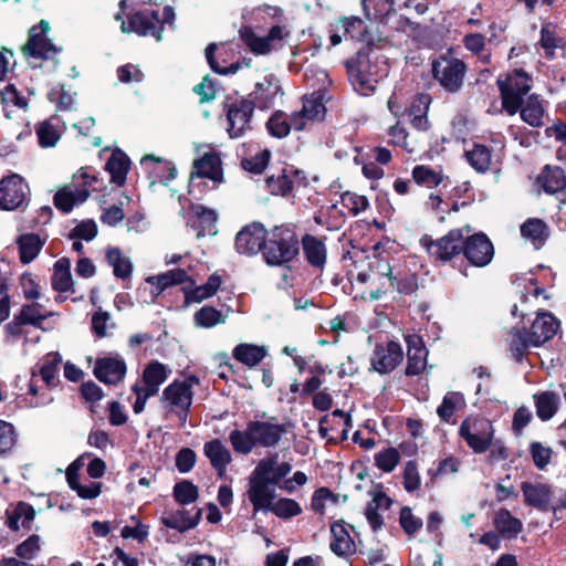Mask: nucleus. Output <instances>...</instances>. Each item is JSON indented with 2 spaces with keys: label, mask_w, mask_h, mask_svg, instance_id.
Returning a JSON list of instances; mask_svg holds the SVG:
<instances>
[{
  "label": "nucleus",
  "mask_w": 566,
  "mask_h": 566,
  "mask_svg": "<svg viewBox=\"0 0 566 566\" xmlns=\"http://www.w3.org/2000/svg\"><path fill=\"white\" fill-rule=\"evenodd\" d=\"M420 243L431 258L448 262L463 251V230H450L446 235L437 240L429 235H423L420 239Z\"/></svg>",
  "instance_id": "12"
},
{
  "label": "nucleus",
  "mask_w": 566,
  "mask_h": 566,
  "mask_svg": "<svg viewBox=\"0 0 566 566\" xmlns=\"http://www.w3.org/2000/svg\"><path fill=\"white\" fill-rule=\"evenodd\" d=\"M485 36L481 33H469L463 38L464 48L475 54L481 62L489 63L491 54L485 52Z\"/></svg>",
  "instance_id": "53"
},
{
  "label": "nucleus",
  "mask_w": 566,
  "mask_h": 566,
  "mask_svg": "<svg viewBox=\"0 0 566 566\" xmlns=\"http://www.w3.org/2000/svg\"><path fill=\"white\" fill-rule=\"evenodd\" d=\"M241 38L250 50L256 54H266L274 49V44H271L268 35L258 36L250 29L242 30Z\"/></svg>",
  "instance_id": "56"
},
{
  "label": "nucleus",
  "mask_w": 566,
  "mask_h": 566,
  "mask_svg": "<svg viewBox=\"0 0 566 566\" xmlns=\"http://www.w3.org/2000/svg\"><path fill=\"white\" fill-rule=\"evenodd\" d=\"M541 45L545 50L546 55L553 57L554 50L564 49L566 45V41L563 38L557 36L556 25L551 22H547L542 25Z\"/></svg>",
  "instance_id": "49"
},
{
  "label": "nucleus",
  "mask_w": 566,
  "mask_h": 566,
  "mask_svg": "<svg viewBox=\"0 0 566 566\" xmlns=\"http://www.w3.org/2000/svg\"><path fill=\"white\" fill-rule=\"evenodd\" d=\"M191 281L187 271L184 269H174L156 276H150L147 282L157 286L158 292H163L169 286Z\"/></svg>",
  "instance_id": "47"
},
{
  "label": "nucleus",
  "mask_w": 566,
  "mask_h": 566,
  "mask_svg": "<svg viewBox=\"0 0 566 566\" xmlns=\"http://www.w3.org/2000/svg\"><path fill=\"white\" fill-rule=\"evenodd\" d=\"M123 32H135L139 35H151L161 39L163 23L157 11L145 10L135 13L128 23H122Z\"/></svg>",
  "instance_id": "19"
},
{
  "label": "nucleus",
  "mask_w": 566,
  "mask_h": 566,
  "mask_svg": "<svg viewBox=\"0 0 566 566\" xmlns=\"http://www.w3.org/2000/svg\"><path fill=\"white\" fill-rule=\"evenodd\" d=\"M342 203L354 216L364 212L365 210H367L369 206L368 199L365 196H360L349 191H346L342 195Z\"/></svg>",
  "instance_id": "61"
},
{
  "label": "nucleus",
  "mask_w": 566,
  "mask_h": 566,
  "mask_svg": "<svg viewBox=\"0 0 566 566\" xmlns=\"http://www.w3.org/2000/svg\"><path fill=\"white\" fill-rule=\"evenodd\" d=\"M413 180L418 185H424L429 188L440 185L443 180V175L426 166H416L412 170Z\"/></svg>",
  "instance_id": "58"
},
{
  "label": "nucleus",
  "mask_w": 566,
  "mask_h": 566,
  "mask_svg": "<svg viewBox=\"0 0 566 566\" xmlns=\"http://www.w3.org/2000/svg\"><path fill=\"white\" fill-rule=\"evenodd\" d=\"M203 453L209 459L211 467L222 476L232 461V454L219 439L208 441L203 446Z\"/></svg>",
  "instance_id": "30"
},
{
  "label": "nucleus",
  "mask_w": 566,
  "mask_h": 566,
  "mask_svg": "<svg viewBox=\"0 0 566 566\" xmlns=\"http://www.w3.org/2000/svg\"><path fill=\"white\" fill-rule=\"evenodd\" d=\"M106 261L113 268V273L116 277L127 280L133 272V263L130 259L123 254L120 249L109 247L105 252Z\"/></svg>",
  "instance_id": "42"
},
{
  "label": "nucleus",
  "mask_w": 566,
  "mask_h": 566,
  "mask_svg": "<svg viewBox=\"0 0 566 566\" xmlns=\"http://www.w3.org/2000/svg\"><path fill=\"white\" fill-rule=\"evenodd\" d=\"M196 376H189L185 380H175L168 385L160 396V405L164 417L167 420H177L179 427H185L193 399V385H198Z\"/></svg>",
  "instance_id": "4"
},
{
  "label": "nucleus",
  "mask_w": 566,
  "mask_h": 566,
  "mask_svg": "<svg viewBox=\"0 0 566 566\" xmlns=\"http://www.w3.org/2000/svg\"><path fill=\"white\" fill-rule=\"evenodd\" d=\"M559 322L548 312H538L528 331L514 328L511 332L510 349L516 360H521L530 347H538L555 336Z\"/></svg>",
  "instance_id": "3"
},
{
  "label": "nucleus",
  "mask_w": 566,
  "mask_h": 566,
  "mask_svg": "<svg viewBox=\"0 0 566 566\" xmlns=\"http://www.w3.org/2000/svg\"><path fill=\"white\" fill-rule=\"evenodd\" d=\"M51 315L52 313L46 311L40 303H32L22 306L18 319L22 324L40 326Z\"/></svg>",
  "instance_id": "51"
},
{
  "label": "nucleus",
  "mask_w": 566,
  "mask_h": 566,
  "mask_svg": "<svg viewBox=\"0 0 566 566\" xmlns=\"http://www.w3.org/2000/svg\"><path fill=\"white\" fill-rule=\"evenodd\" d=\"M222 284V279L218 274H211L207 282L199 286H184L186 303H201L212 297Z\"/></svg>",
  "instance_id": "32"
},
{
  "label": "nucleus",
  "mask_w": 566,
  "mask_h": 566,
  "mask_svg": "<svg viewBox=\"0 0 566 566\" xmlns=\"http://www.w3.org/2000/svg\"><path fill=\"white\" fill-rule=\"evenodd\" d=\"M252 114L253 103L250 101L241 99L229 105L227 130L231 138L241 137L247 130L251 129Z\"/></svg>",
  "instance_id": "17"
},
{
  "label": "nucleus",
  "mask_w": 566,
  "mask_h": 566,
  "mask_svg": "<svg viewBox=\"0 0 566 566\" xmlns=\"http://www.w3.org/2000/svg\"><path fill=\"white\" fill-rule=\"evenodd\" d=\"M520 230L523 239L531 242L535 249L542 248L549 237L547 223L538 218H528Z\"/></svg>",
  "instance_id": "33"
},
{
  "label": "nucleus",
  "mask_w": 566,
  "mask_h": 566,
  "mask_svg": "<svg viewBox=\"0 0 566 566\" xmlns=\"http://www.w3.org/2000/svg\"><path fill=\"white\" fill-rule=\"evenodd\" d=\"M20 258L23 263H30L40 253L44 241L38 234L27 233L22 234L17 240Z\"/></svg>",
  "instance_id": "46"
},
{
  "label": "nucleus",
  "mask_w": 566,
  "mask_h": 566,
  "mask_svg": "<svg viewBox=\"0 0 566 566\" xmlns=\"http://www.w3.org/2000/svg\"><path fill=\"white\" fill-rule=\"evenodd\" d=\"M266 354L268 350L264 346L248 343L237 345L232 352L233 358L248 367L256 366Z\"/></svg>",
  "instance_id": "39"
},
{
  "label": "nucleus",
  "mask_w": 566,
  "mask_h": 566,
  "mask_svg": "<svg viewBox=\"0 0 566 566\" xmlns=\"http://www.w3.org/2000/svg\"><path fill=\"white\" fill-rule=\"evenodd\" d=\"M50 24L45 20H41L38 25L29 30L27 43L22 46L25 57L38 61L54 60L60 52V48L52 43L48 33Z\"/></svg>",
  "instance_id": "11"
},
{
  "label": "nucleus",
  "mask_w": 566,
  "mask_h": 566,
  "mask_svg": "<svg viewBox=\"0 0 566 566\" xmlns=\"http://www.w3.org/2000/svg\"><path fill=\"white\" fill-rule=\"evenodd\" d=\"M536 408V415L542 421L551 420L558 411L560 406L559 394L545 390L533 395Z\"/></svg>",
  "instance_id": "34"
},
{
  "label": "nucleus",
  "mask_w": 566,
  "mask_h": 566,
  "mask_svg": "<svg viewBox=\"0 0 566 566\" xmlns=\"http://www.w3.org/2000/svg\"><path fill=\"white\" fill-rule=\"evenodd\" d=\"M281 92L279 78L274 75H266L262 81L255 84L254 91L251 93L253 104L259 108L265 109L273 106L276 96Z\"/></svg>",
  "instance_id": "27"
},
{
  "label": "nucleus",
  "mask_w": 566,
  "mask_h": 566,
  "mask_svg": "<svg viewBox=\"0 0 566 566\" xmlns=\"http://www.w3.org/2000/svg\"><path fill=\"white\" fill-rule=\"evenodd\" d=\"M52 286L55 291L65 293L73 291L71 262L66 258L59 259L53 266Z\"/></svg>",
  "instance_id": "40"
},
{
  "label": "nucleus",
  "mask_w": 566,
  "mask_h": 566,
  "mask_svg": "<svg viewBox=\"0 0 566 566\" xmlns=\"http://www.w3.org/2000/svg\"><path fill=\"white\" fill-rule=\"evenodd\" d=\"M331 551L337 556L345 557L355 553V543L346 528L338 523L331 526Z\"/></svg>",
  "instance_id": "36"
},
{
  "label": "nucleus",
  "mask_w": 566,
  "mask_h": 566,
  "mask_svg": "<svg viewBox=\"0 0 566 566\" xmlns=\"http://www.w3.org/2000/svg\"><path fill=\"white\" fill-rule=\"evenodd\" d=\"M252 505L253 514L259 512H271L275 516L287 520L297 516L302 513L301 505L293 499L280 497L276 500V492H269L268 495H259L249 499Z\"/></svg>",
  "instance_id": "15"
},
{
  "label": "nucleus",
  "mask_w": 566,
  "mask_h": 566,
  "mask_svg": "<svg viewBox=\"0 0 566 566\" xmlns=\"http://www.w3.org/2000/svg\"><path fill=\"white\" fill-rule=\"evenodd\" d=\"M431 103L429 94H418L411 102L408 114L412 126L419 130H426L429 126L428 109Z\"/></svg>",
  "instance_id": "38"
},
{
  "label": "nucleus",
  "mask_w": 566,
  "mask_h": 566,
  "mask_svg": "<svg viewBox=\"0 0 566 566\" xmlns=\"http://www.w3.org/2000/svg\"><path fill=\"white\" fill-rule=\"evenodd\" d=\"M400 462V453L396 448L389 447L375 454V465L382 472H392Z\"/></svg>",
  "instance_id": "54"
},
{
  "label": "nucleus",
  "mask_w": 566,
  "mask_h": 566,
  "mask_svg": "<svg viewBox=\"0 0 566 566\" xmlns=\"http://www.w3.org/2000/svg\"><path fill=\"white\" fill-rule=\"evenodd\" d=\"M464 406L465 400L463 395L457 391H450L443 397L442 403L437 409V413L441 420L448 422L451 417Z\"/></svg>",
  "instance_id": "50"
},
{
  "label": "nucleus",
  "mask_w": 566,
  "mask_h": 566,
  "mask_svg": "<svg viewBox=\"0 0 566 566\" xmlns=\"http://www.w3.org/2000/svg\"><path fill=\"white\" fill-rule=\"evenodd\" d=\"M41 549V538L39 535H31L15 548V554L22 559H33Z\"/></svg>",
  "instance_id": "60"
},
{
  "label": "nucleus",
  "mask_w": 566,
  "mask_h": 566,
  "mask_svg": "<svg viewBox=\"0 0 566 566\" xmlns=\"http://www.w3.org/2000/svg\"><path fill=\"white\" fill-rule=\"evenodd\" d=\"M30 188L19 175H10L0 180V209L13 211L28 203Z\"/></svg>",
  "instance_id": "14"
},
{
  "label": "nucleus",
  "mask_w": 566,
  "mask_h": 566,
  "mask_svg": "<svg viewBox=\"0 0 566 566\" xmlns=\"http://www.w3.org/2000/svg\"><path fill=\"white\" fill-rule=\"evenodd\" d=\"M96 174L87 168H80L72 180L62 187L54 196V205L63 212H70L75 205L83 203L90 197L91 190H95Z\"/></svg>",
  "instance_id": "6"
},
{
  "label": "nucleus",
  "mask_w": 566,
  "mask_h": 566,
  "mask_svg": "<svg viewBox=\"0 0 566 566\" xmlns=\"http://www.w3.org/2000/svg\"><path fill=\"white\" fill-rule=\"evenodd\" d=\"M268 231L261 223H252L243 228L235 237L239 253L252 255L263 251Z\"/></svg>",
  "instance_id": "20"
},
{
  "label": "nucleus",
  "mask_w": 566,
  "mask_h": 566,
  "mask_svg": "<svg viewBox=\"0 0 566 566\" xmlns=\"http://www.w3.org/2000/svg\"><path fill=\"white\" fill-rule=\"evenodd\" d=\"M536 186L548 195H565L566 175L558 166L546 165L536 177Z\"/></svg>",
  "instance_id": "25"
},
{
  "label": "nucleus",
  "mask_w": 566,
  "mask_h": 566,
  "mask_svg": "<svg viewBox=\"0 0 566 566\" xmlns=\"http://www.w3.org/2000/svg\"><path fill=\"white\" fill-rule=\"evenodd\" d=\"M34 515L35 512L30 504L19 502L11 512H8L7 525L12 531H19L21 527L30 528Z\"/></svg>",
  "instance_id": "45"
},
{
  "label": "nucleus",
  "mask_w": 566,
  "mask_h": 566,
  "mask_svg": "<svg viewBox=\"0 0 566 566\" xmlns=\"http://www.w3.org/2000/svg\"><path fill=\"white\" fill-rule=\"evenodd\" d=\"M403 350L396 342L387 345H378L371 357V366L379 374H387L394 370L402 360Z\"/></svg>",
  "instance_id": "21"
},
{
  "label": "nucleus",
  "mask_w": 566,
  "mask_h": 566,
  "mask_svg": "<svg viewBox=\"0 0 566 566\" xmlns=\"http://www.w3.org/2000/svg\"><path fill=\"white\" fill-rule=\"evenodd\" d=\"M202 511L193 507L191 510H177L161 517L165 526L176 530L180 533L196 527L201 518Z\"/></svg>",
  "instance_id": "28"
},
{
  "label": "nucleus",
  "mask_w": 566,
  "mask_h": 566,
  "mask_svg": "<svg viewBox=\"0 0 566 566\" xmlns=\"http://www.w3.org/2000/svg\"><path fill=\"white\" fill-rule=\"evenodd\" d=\"M381 280H386L390 286H395V277L391 275L390 264L382 260L371 262L368 271H363L357 274V281L360 283H375Z\"/></svg>",
  "instance_id": "41"
},
{
  "label": "nucleus",
  "mask_w": 566,
  "mask_h": 566,
  "mask_svg": "<svg viewBox=\"0 0 566 566\" xmlns=\"http://www.w3.org/2000/svg\"><path fill=\"white\" fill-rule=\"evenodd\" d=\"M198 495V488L188 480L178 482L174 486V497L180 505L195 503Z\"/></svg>",
  "instance_id": "57"
},
{
  "label": "nucleus",
  "mask_w": 566,
  "mask_h": 566,
  "mask_svg": "<svg viewBox=\"0 0 566 566\" xmlns=\"http://www.w3.org/2000/svg\"><path fill=\"white\" fill-rule=\"evenodd\" d=\"M407 349V375H419L424 370L427 365V349L423 346V342L418 335L406 336Z\"/></svg>",
  "instance_id": "26"
},
{
  "label": "nucleus",
  "mask_w": 566,
  "mask_h": 566,
  "mask_svg": "<svg viewBox=\"0 0 566 566\" xmlns=\"http://www.w3.org/2000/svg\"><path fill=\"white\" fill-rule=\"evenodd\" d=\"M302 245L307 262L312 266L323 268L327 258L325 243L314 235L306 234L302 239Z\"/></svg>",
  "instance_id": "35"
},
{
  "label": "nucleus",
  "mask_w": 566,
  "mask_h": 566,
  "mask_svg": "<svg viewBox=\"0 0 566 566\" xmlns=\"http://www.w3.org/2000/svg\"><path fill=\"white\" fill-rule=\"evenodd\" d=\"M530 453L535 467L543 470L549 464L553 450L541 442H532L530 446Z\"/></svg>",
  "instance_id": "62"
},
{
  "label": "nucleus",
  "mask_w": 566,
  "mask_h": 566,
  "mask_svg": "<svg viewBox=\"0 0 566 566\" xmlns=\"http://www.w3.org/2000/svg\"><path fill=\"white\" fill-rule=\"evenodd\" d=\"M520 116L527 125L538 128L545 125L547 112L543 101L536 94H532L525 102H521Z\"/></svg>",
  "instance_id": "29"
},
{
  "label": "nucleus",
  "mask_w": 566,
  "mask_h": 566,
  "mask_svg": "<svg viewBox=\"0 0 566 566\" xmlns=\"http://www.w3.org/2000/svg\"><path fill=\"white\" fill-rule=\"evenodd\" d=\"M465 158L478 172H486L492 164L491 150L481 144H475L472 149L467 150Z\"/></svg>",
  "instance_id": "48"
},
{
  "label": "nucleus",
  "mask_w": 566,
  "mask_h": 566,
  "mask_svg": "<svg viewBox=\"0 0 566 566\" xmlns=\"http://www.w3.org/2000/svg\"><path fill=\"white\" fill-rule=\"evenodd\" d=\"M521 491L525 504L543 512L551 510L553 492L548 484L523 482L521 484Z\"/></svg>",
  "instance_id": "24"
},
{
  "label": "nucleus",
  "mask_w": 566,
  "mask_h": 566,
  "mask_svg": "<svg viewBox=\"0 0 566 566\" xmlns=\"http://www.w3.org/2000/svg\"><path fill=\"white\" fill-rule=\"evenodd\" d=\"M463 254L474 266H485L494 255L492 242L484 233H475L463 239Z\"/></svg>",
  "instance_id": "16"
},
{
  "label": "nucleus",
  "mask_w": 566,
  "mask_h": 566,
  "mask_svg": "<svg viewBox=\"0 0 566 566\" xmlns=\"http://www.w3.org/2000/svg\"><path fill=\"white\" fill-rule=\"evenodd\" d=\"M325 111L326 108L323 103V94L321 91L305 96L303 98L302 109L292 115L293 129L303 130L307 128L310 123L323 119Z\"/></svg>",
  "instance_id": "18"
},
{
  "label": "nucleus",
  "mask_w": 566,
  "mask_h": 566,
  "mask_svg": "<svg viewBox=\"0 0 566 566\" xmlns=\"http://www.w3.org/2000/svg\"><path fill=\"white\" fill-rule=\"evenodd\" d=\"M347 72L356 92L361 95L374 92L378 76L376 65L373 64L369 55L358 54L356 59L347 62Z\"/></svg>",
  "instance_id": "13"
},
{
  "label": "nucleus",
  "mask_w": 566,
  "mask_h": 566,
  "mask_svg": "<svg viewBox=\"0 0 566 566\" xmlns=\"http://www.w3.org/2000/svg\"><path fill=\"white\" fill-rule=\"evenodd\" d=\"M291 128H293L292 117L290 118V122H287L282 114L273 115L268 122V129L270 134L277 138L285 137L290 133Z\"/></svg>",
  "instance_id": "63"
},
{
  "label": "nucleus",
  "mask_w": 566,
  "mask_h": 566,
  "mask_svg": "<svg viewBox=\"0 0 566 566\" xmlns=\"http://www.w3.org/2000/svg\"><path fill=\"white\" fill-rule=\"evenodd\" d=\"M171 369L158 361L151 360L148 363L143 371V385H134L133 391L136 395V401L133 405L135 413L144 411L147 400L158 394L160 386L168 379Z\"/></svg>",
  "instance_id": "8"
},
{
  "label": "nucleus",
  "mask_w": 566,
  "mask_h": 566,
  "mask_svg": "<svg viewBox=\"0 0 566 566\" xmlns=\"http://www.w3.org/2000/svg\"><path fill=\"white\" fill-rule=\"evenodd\" d=\"M291 471L292 464L281 461L277 453L268 454L256 463L248 478L245 491L248 500L268 495L269 492L275 491V486L281 490L283 481Z\"/></svg>",
  "instance_id": "2"
},
{
  "label": "nucleus",
  "mask_w": 566,
  "mask_h": 566,
  "mask_svg": "<svg viewBox=\"0 0 566 566\" xmlns=\"http://www.w3.org/2000/svg\"><path fill=\"white\" fill-rule=\"evenodd\" d=\"M298 252V239L290 226H276L268 231L263 256L269 265H286L296 259Z\"/></svg>",
  "instance_id": "5"
},
{
  "label": "nucleus",
  "mask_w": 566,
  "mask_h": 566,
  "mask_svg": "<svg viewBox=\"0 0 566 566\" xmlns=\"http://www.w3.org/2000/svg\"><path fill=\"white\" fill-rule=\"evenodd\" d=\"M399 523L408 535H413L422 527V520L415 516L410 507H402L399 515Z\"/></svg>",
  "instance_id": "64"
},
{
  "label": "nucleus",
  "mask_w": 566,
  "mask_h": 566,
  "mask_svg": "<svg viewBox=\"0 0 566 566\" xmlns=\"http://www.w3.org/2000/svg\"><path fill=\"white\" fill-rule=\"evenodd\" d=\"M493 524L505 538H515L523 530V523L506 509H500L494 514Z\"/></svg>",
  "instance_id": "37"
},
{
  "label": "nucleus",
  "mask_w": 566,
  "mask_h": 566,
  "mask_svg": "<svg viewBox=\"0 0 566 566\" xmlns=\"http://www.w3.org/2000/svg\"><path fill=\"white\" fill-rule=\"evenodd\" d=\"M228 313L219 311L213 306L205 305L193 314V323L197 327L212 328L217 325L224 324Z\"/></svg>",
  "instance_id": "44"
},
{
  "label": "nucleus",
  "mask_w": 566,
  "mask_h": 566,
  "mask_svg": "<svg viewBox=\"0 0 566 566\" xmlns=\"http://www.w3.org/2000/svg\"><path fill=\"white\" fill-rule=\"evenodd\" d=\"M459 434L475 453H483L492 444L494 429L486 418L468 417L462 421Z\"/></svg>",
  "instance_id": "10"
},
{
  "label": "nucleus",
  "mask_w": 566,
  "mask_h": 566,
  "mask_svg": "<svg viewBox=\"0 0 566 566\" xmlns=\"http://www.w3.org/2000/svg\"><path fill=\"white\" fill-rule=\"evenodd\" d=\"M60 363L61 357L57 353H51L45 356L40 367L39 375L41 379L45 382L46 387L55 386V378Z\"/></svg>",
  "instance_id": "55"
},
{
  "label": "nucleus",
  "mask_w": 566,
  "mask_h": 566,
  "mask_svg": "<svg viewBox=\"0 0 566 566\" xmlns=\"http://www.w3.org/2000/svg\"><path fill=\"white\" fill-rule=\"evenodd\" d=\"M129 167V158L120 150L114 151L106 163V170L111 175V181L117 186H123Z\"/></svg>",
  "instance_id": "43"
},
{
  "label": "nucleus",
  "mask_w": 566,
  "mask_h": 566,
  "mask_svg": "<svg viewBox=\"0 0 566 566\" xmlns=\"http://www.w3.org/2000/svg\"><path fill=\"white\" fill-rule=\"evenodd\" d=\"M433 78L449 93L459 92L467 73L465 63L457 57L441 55L432 61Z\"/></svg>",
  "instance_id": "9"
},
{
  "label": "nucleus",
  "mask_w": 566,
  "mask_h": 566,
  "mask_svg": "<svg viewBox=\"0 0 566 566\" xmlns=\"http://www.w3.org/2000/svg\"><path fill=\"white\" fill-rule=\"evenodd\" d=\"M195 171L191 172V178L195 176L209 178L216 182L222 181V167L219 155L214 153H207L193 164Z\"/></svg>",
  "instance_id": "31"
},
{
  "label": "nucleus",
  "mask_w": 566,
  "mask_h": 566,
  "mask_svg": "<svg viewBox=\"0 0 566 566\" xmlns=\"http://www.w3.org/2000/svg\"><path fill=\"white\" fill-rule=\"evenodd\" d=\"M35 133L39 144L42 147H52L60 139V135L55 126L49 120L40 123L35 128Z\"/></svg>",
  "instance_id": "59"
},
{
  "label": "nucleus",
  "mask_w": 566,
  "mask_h": 566,
  "mask_svg": "<svg viewBox=\"0 0 566 566\" xmlns=\"http://www.w3.org/2000/svg\"><path fill=\"white\" fill-rule=\"evenodd\" d=\"M126 374V364L120 356H108L96 360L94 375L108 385L120 382Z\"/></svg>",
  "instance_id": "22"
},
{
  "label": "nucleus",
  "mask_w": 566,
  "mask_h": 566,
  "mask_svg": "<svg viewBox=\"0 0 566 566\" xmlns=\"http://www.w3.org/2000/svg\"><path fill=\"white\" fill-rule=\"evenodd\" d=\"M502 107L509 115H515L521 108V102L533 86L532 76L523 69H514L497 77Z\"/></svg>",
  "instance_id": "7"
},
{
  "label": "nucleus",
  "mask_w": 566,
  "mask_h": 566,
  "mask_svg": "<svg viewBox=\"0 0 566 566\" xmlns=\"http://www.w3.org/2000/svg\"><path fill=\"white\" fill-rule=\"evenodd\" d=\"M300 174L293 166H284L265 179V188L272 195L286 196L292 191Z\"/></svg>",
  "instance_id": "23"
},
{
  "label": "nucleus",
  "mask_w": 566,
  "mask_h": 566,
  "mask_svg": "<svg viewBox=\"0 0 566 566\" xmlns=\"http://www.w3.org/2000/svg\"><path fill=\"white\" fill-rule=\"evenodd\" d=\"M285 433L283 424L274 417L251 420L243 430L234 429L229 433V441L234 452L250 454L254 448H274Z\"/></svg>",
  "instance_id": "1"
},
{
  "label": "nucleus",
  "mask_w": 566,
  "mask_h": 566,
  "mask_svg": "<svg viewBox=\"0 0 566 566\" xmlns=\"http://www.w3.org/2000/svg\"><path fill=\"white\" fill-rule=\"evenodd\" d=\"M271 153L268 149H259L254 154L244 157L241 165L244 170L252 174H261L270 161Z\"/></svg>",
  "instance_id": "52"
}]
</instances>
